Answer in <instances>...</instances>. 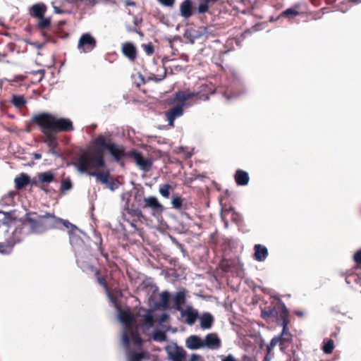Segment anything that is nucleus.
Wrapping results in <instances>:
<instances>
[{"mask_svg": "<svg viewBox=\"0 0 361 361\" xmlns=\"http://www.w3.org/2000/svg\"><path fill=\"white\" fill-rule=\"evenodd\" d=\"M84 3L86 5H94L96 3V0H85Z\"/></svg>", "mask_w": 361, "mask_h": 361, "instance_id": "nucleus-53", "label": "nucleus"}, {"mask_svg": "<svg viewBox=\"0 0 361 361\" xmlns=\"http://www.w3.org/2000/svg\"><path fill=\"white\" fill-rule=\"evenodd\" d=\"M72 188V183L70 179H64L61 182V190L62 191H66Z\"/></svg>", "mask_w": 361, "mask_h": 361, "instance_id": "nucleus-47", "label": "nucleus"}, {"mask_svg": "<svg viewBox=\"0 0 361 361\" xmlns=\"http://www.w3.org/2000/svg\"><path fill=\"white\" fill-rule=\"evenodd\" d=\"M176 0H157V1L162 6L166 7H173Z\"/></svg>", "mask_w": 361, "mask_h": 361, "instance_id": "nucleus-49", "label": "nucleus"}, {"mask_svg": "<svg viewBox=\"0 0 361 361\" xmlns=\"http://www.w3.org/2000/svg\"><path fill=\"white\" fill-rule=\"evenodd\" d=\"M300 4H295L293 6L288 8L283 11L281 14V17L283 18H293L300 15Z\"/></svg>", "mask_w": 361, "mask_h": 361, "instance_id": "nucleus-28", "label": "nucleus"}, {"mask_svg": "<svg viewBox=\"0 0 361 361\" xmlns=\"http://www.w3.org/2000/svg\"><path fill=\"white\" fill-rule=\"evenodd\" d=\"M248 173L243 170H237L235 174V180L238 185H246L249 182Z\"/></svg>", "mask_w": 361, "mask_h": 361, "instance_id": "nucleus-29", "label": "nucleus"}, {"mask_svg": "<svg viewBox=\"0 0 361 361\" xmlns=\"http://www.w3.org/2000/svg\"><path fill=\"white\" fill-rule=\"evenodd\" d=\"M77 263L80 269H82L83 271H91L94 272L96 268L88 263H87L82 257H80L77 259Z\"/></svg>", "mask_w": 361, "mask_h": 361, "instance_id": "nucleus-35", "label": "nucleus"}, {"mask_svg": "<svg viewBox=\"0 0 361 361\" xmlns=\"http://www.w3.org/2000/svg\"><path fill=\"white\" fill-rule=\"evenodd\" d=\"M97 47V40L90 33L82 34L78 42V49L80 53H88Z\"/></svg>", "mask_w": 361, "mask_h": 361, "instance_id": "nucleus-7", "label": "nucleus"}, {"mask_svg": "<svg viewBox=\"0 0 361 361\" xmlns=\"http://www.w3.org/2000/svg\"><path fill=\"white\" fill-rule=\"evenodd\" d=\"M277 309L278 314L276 316V317L278 318V320L281 321V325L283 328L287 329L288 325L290 323L289 312L286 305L280 300L277 305Z\"/></svg>", "mask_w": 361, "mask_h": 361, "instance_id": "nucleus-13", "label": "nucleus"}, {"mask_svg": "<svg viewBox=\"0 0 361 361\" xmlns=\"http://www.w3.org/2000/svg\"><path fill=\"white\" fill-rule=\"evenodd\" d=\"M348 1L350 2H353V3H360L361 2V0H348Z\"/></svg>", "mask_w": 361, "mask_h": 361, "instance_id": "nucleus-59", "label": "nucleus"}, {"mask_svg": "<svg viewBox=\"0 0 361 361\" xmlns=\"http://www.w3.org/2000/svg\"><path fill=\"white\" fill-rule=\"evenodd\" d=\"M180 104H177L172 108H170L165 114L168 121L169 126L173 127L174 121L180 117L184 113V106H185V102H178Z\"/></svg>", "mask_w": 361, "mask_h": 361, "instance_id": "nucleus-11", "label": "nucleus"}, {"mask_svg": "<svg viewBox=\"0 0 361 361\" xmlns=\"http://www.w3.org/2000/svg\"><path fill=\"white\" fill-rule=\"evenodd\" d=\"M57 147H49V152L53 154H56V149Z\"/></svg>", "mask_w": 361, "mask_h": 361, "instance_id": "nucleus-56", "label": "nucleus"}, {"mask_svg": "<svg viewBox=\"0 0 361 361\" xmlns=\"http://www.w3.org/2000/svg\"><path fill=\"white\" fill-rule=\"evenodd\" d=\"M167 314H163L162 316H161V322H164L165 319L167 318Z\"/></svg>", "mask_w": 361, "mask_h": 361, "instance_id": "nucleus-58", "label": "nucleus"}, {"mask_svg": "<svg viewBox=\"0 0 361 361\" xmlns=\"http://www.w3.org/2000/svg\"><path fill=\"white\" fill-rule=\"evenodd\" d=\"M276 345L281 346V338L279 336H275L271 340L269 345L267 346V352L270 353Z\"/></svg>", "mask_w": 361, "mask_h": 361, "instance_id": "nucleus-46", "label": "nucleus"}, {"mask_svg": "<svg viewBox=\"0 0 361 361\" xmlns=\"http://www.w3.org/2000/svg\"><path fill=\"white\" fill-rule=\"evenodd\" d=\"M334 342L332 339H324L322 350L325 354H331L334 349Z\"/></svg>", "mask_w": 361, "mask_h": 361, "instance_id": "nucleus-38", "label": "nucleus"}, {"mask_svg": "<svg viewBox=\"0 0 361 361\" xmlns=\"http://www.w3.org/2000/svg\"><path fill=\"white\" fill-rule=\"evenodd\" d=\"M94 274L96 277L97 283L99 285H101L106 292H109V287H108L107 282L106 281L105 277L102 276L100 271L99 269H96L94 271Z\"/></svg>", "mask_w": 361, "mask_h": 361, "instance_id": "nucleus-37", "label": "nucleus"}, {"mask_svg": "<svg viewBox=\"0 0 361 361\" xmlns=\"http://www.w3.org/2000/svg\"><path fill=\"white\" fill-rule=\"evenodd\" d=\"M180 15L185 19H188L197 13V8L193 7L192 0H184L179 7Z\"/></svg>", "mask_w": 361, "mask_h": 361, "instance_id": "nucleus-14", "label": "nucleus"}, {"mask_svg": "<svg viewBox=\"0 0 361 361\" xmlns=\"http://www.w3.org/2000/svg\"><path fill=\"white\" fill-rule=\"evenodd\" d=\"M124 4L126 6H135V5H136L135 2L132 0H125Z\"/></svg>", "mask_w": 361, "mask_h": 361, "instance_id": "nucleus-52", "label": "nucleus"}, {"mask_svg": "<svg viewBox=\"0 0 361 361\" xmlns=\"http://www.w3.org/2000/svg\"><path fill=\"white\" fill-rule=\"evenodd\" d=\"M186 347L190 350L204 348L203 340L196 335H192L186 339Z\"/></svg>", "mask_w": 361, "mask_h": 361, "instance_id": "nucleus-23", "label": "nucleus"}, {"mask_svg": "<svg viewBox=\"0 0 361 361\" xmlns=\"http://www.w3.org/2000/svg\"><path fill=\"white\" fill-rule=\"evenodd\" d=\"M55 9H56V13H61V11H58V10H57V8H56V7H55Z\"/></svg>", "mask_w": 361, "mask_h": 361, "instance_id": "nucleus-62", "label": "nucleus"}, {"mask_svg": "<svg viewBox=\"0 0 361 361\" xmlns=\"http://www.w3.org/2000/svg\"><path fill=\"white\" fill-rule=\"evenodd\" d=\"M32 121L38 127L50 129L54 133L71 132L74 126L71 119L66 118H57L54 115L42 112L32 116Z\"/></svg>", "mask_w": 361, "mask_h": 361, "instance_id": "nucleus-3", "label": "nucleus"}, {"mask_svg": "<svg viewBox=\"0 0 361 361\" xmlns=\"http://www.w3.org/2000/svg\"><path fill=\"white\" fill-rule=\"evenodd\" d=\"M221 340L217 336L216 334H207L204 340L203 341L204 348L207 347L209 349L216 350L220 348L221 346Z\"/></svg>", "mask_w": 361, "mask_h": 361, "instance_id": "nucleus-16", "label": "nucleus"}, {"mask_svg": "<svg viewBox=\"0 0 361 361\" xmlns=\"http://www.w3.org/2000/svg\"><path fill=\"white\" fill-rule=\"evenodd\" d=\"M16 188L17 190H22L28 184H31L32 180L30 176L26 173H21L17 176L15 180Z\"/></svg>", "mask_w": 361, "mask_h": 361, "instance_id": "nucleus-27", "label": "nucleus"}, {"mask_svg": "<svg viewBox=\"0 0 361 361\" xmlns=\"http://www.w3.org/2000/svg\"><path fill=\"white\" fill-rule=\"evenodd\" d=\"M96 150L91 152L84 150L78 157L75 166L80 172H85L92 169H101L106 166L104 156V150H108L114 161L119 162L122 159L128 156L122 145L115 144L110 137L106 138L103 135H98L93 141Z\"/></svg>", "mask_w": 361, "mask_h": 361, "instance_id": "nucleus-1", "label": "nucleus"}, {"mask_svg": "<svg viewBox=\"0 0 361 361\" xmlns=\"http://www.w3.org/2000/svg\"><path fill=\"white\" fill-rule=\"evenodd\" d=\"M200 358V355L193 354L191 355V361H197Z\"/></svg>", "mask_w": 361, "mask_h": 361, "instance_id": "nucleus-55", "label": "nucleus"}, {"mask_svg": "<svg viewBox=\"0 0 361 361\" xmlns=\"http://www.w3.org/2000/svg\"><path fill=\"white\" fill-rule=\"evenodd\" d=\"M11 216L9 213L0 211V226H6L11 222Z\"/></svg>", "mask_w": 361, "mask_h": 361, "instance_id": "nucleus-41", "label": "nucleus"}, {"mask_svg": "<svg viewBox=\"0 0 361 361\" xmlns=\"http://www.w3.org/2000/svg\"><path fill=\"white\" fill-rule=\"evenodd\" d=\"M29 222L35 234H42L48 230L61 228V226L67 228H75L76 226L67 220H63L47 212L44 215H39L35 212H27Z\"/></svg>", "mask_w": 361, "mask_h": 361, "instance_id": "nucleus-2", "label": "nucleus"}, {"mask_svg": "<svg viewBox=\"0 0 361 361\" xmlns=\"http://www.w3.org/2000/svg\"><path fill=\"white\" fill-rule=\"evenodd\" d=\"M99 250H100V252H101V255L104 257L106 258V259H108V254L106 253V252H104V250H103V248H102L101 247H99Z\"/></svg>", "mask_w": 361, "mask_h": 361, "instance_id": "nucleus-54", "label": "nucleus"}, {"mask_svg": "<svg viewBox=\"0 0 361 361\" xmlns=\"http://www.w3.org/2000/svg\"><path fill=\"white\" fill-rule=\"evenodd\" d=\"M143 311L145 313L141 314L140 312V316L142 317V324L144 326H145L147 329L154 326V320L153 316V310H145L143 308L140 309V312Z\"/></svg>", "mask_w": 361, "mask_h": 361, "instance_id": "nucleus-21", "label": "nucleus"}, {"mask_svg": "<svg viewBox=\"0 0 361 361\" xmlns=\"http://www.w3.org/2000/svg\"><path fill=\"white\" fill-rule=\"evenodd\" d=\"M27 101L23 95H16L13 94L11 99V103L15 107L20 109L25 105Z\"/></svg>", "mask_w": 361, "mask_h": 361, "instance_id": "nucleus-34", "label": "nucleus"}, {"mask_svg": "<svg viewBox=\"0 0 361 361\" xmlns=\"http://www.w3.org/2000/svg\"><path fill=\"white\" fill-rule=\"evenodd\" d=\"M140 206L142 209H150L152 214L154 216L161 214L164 209V206L154 196L144 197L142 203H140Z\"/></svg>", "mask_w": 361, "mask_h": 361, "instance_id": "nucleus-8", "label": "nucleus"}, {"mask_svg": "<svg viewBox=\"0 0 361 361\" xmlns=\"http://www.w3.org/2000/svg\"><path fill=\"white\" fill-rule=\"evenodd\" d=\"M119 319L125 326L124 331L130 330V329L134 328L135 318L130 311H121Z\"/></svg>", "mask_w": 361, "mask_h": 361, "instance_id": "nucleus-17", "label": "nucleus"}, {"mask_svg": "<svg viewBox=\"0 0 361 361\" xmlns=\"http://www.w3.org/2000/svg\"><path fill=\"white\" fill-rule=\"evenodd\" d=\"M54 180V174L51 171L39 173L31 181V185L38 187L42 190L47 191L49 183Z\"/></svg>", "mask_w": 361, "mask_h": 361, "instance_id": "nucleus-6", "label": "nucleus"}, {"mask_svg": "<svg viewBox=\"0 0 361 361\" xmlns=\"http://www.w3.org/2000/svg\"><path fill=\"white\" fill-rule=\"evenodd\" d=\"M144 355L142 353L130 351L128 355V361H141Z\"/></svg>", "mask_w": 361, "mask_h": 361, "instance_id": "nucleus-44", "label": "nucleus"}, {"mask_svg": "<svg viewBox=\"0 0 361 361\" xmlns=\"http://www.w3.org/2000/svg\"><path fill=\"white\" fill-rule=\"evenodd\" d=\"M94 169H90L85 173H87L89 176H94L97 180L104 184H109L110 179V173L109 171L96 172L93 171Z\"/></svg>", "mask_w": 361, "mask_h": 361, "instance_id": "nucleus-22", "label": "nucleus"}, {"mask_svg": "<svg viewBox=\"0 0 361 361\" xmlns=\"http://www.w3.org/2000/svg\"><path fill=\"white\" fill-rule=\"evenodd\" d=\"M183 198L178 195H173L172 196V199H171V204L173 205V207L176 209H183Z\"/></svg>", "mask_w": 361, "mask_h": 361, "instance_id": "nucleus-39", "label": "nucleus"}, {"mask_svg": "<svg viewBox=\"0 0 361 361\" xmlns=\"http://www.w3.org/2000/svg\"><path fill=\"white\" fill-rule=\"evenodd\" d=\"M171 189V186L169 184H164L159 188L160 194L165 198H168L170 195L169 190Z\"/></svg>", "mask_w": 361, "mask_h": 361, "instance_id": "nucleus-45", "label": "nucleus"}, {"mask_svg": "<svg viewBox=\"0 0 361 361\" xmlns=\"http://www.w3.org/2000/svg\"><path fill=\"white\" fill-rule=\"evenodd\" d=\"M238 263L231 259H224L219 263V267L224 272H233L236 268Z\"/></svg>", "mask_w": 361, "mask_h": 361, "instance_id": "nucleus-26", "label": "nucleus"}, {"mask_svg": "<svg viewBox=\"0 0 361 361\" xmlns=\"http://www.w3.org/2000/svg\"><path fill=\"white\" fill-rule=\"evenodd\" d=\"M281 338V348L283 349L288 345L292 341V335L288 332V328H283L281 334L279 336Z\"/></svg>", "mask_w": 361, "mask_h": 361, "instance_id": "nucleus-32", "label": "nucleus"}, {"mask_svg": "<svg viewBox=\"0 0 361 361\" xmlns=\"http://www.w3.org/2000/svg\"><path fill=\"white\" fill-rule=\"evenodd\" d=\"M353 259L357 264L361 265V250H357L353 256Z\"/></svg>", "mask_w": 361, "mask_h": 361, "instance_id": "nucleus-50", "label": "nucleus"}, {"mask_svg": "<svg viewBox=\"0 0 361 361\" xmlns=\"http://www.w3.org/2000/svg\"><path fill=\"white\" fill-rule=\"evenodd\" d=\"M130 338H132L133 343L137 346H142V339L138 333L137 329L135 327L130 330L123 331L122 334V341L126 348H129Z\"/></svg>", "mask_w": 361, "mask_h": 361, "instance_id": "nucleus-10", "label": "nucleus"}, {"mask_svg": "<svg viewBox=\"0 0 361 361\" xmlns=\"http://www.w3.org/2000/svg\"><path fill=\"white\" fill-rule=\"evenodd\" d=\"M215 88L210 84H203L199 87L198 91L191 92L190 90L178 91L174 94V102H186L194 97L200 100L207 101L209 96L214 94Z\"/></svg>", "mask_w": 361, "mask_h": 361, "instance_id": "nucleus-5", "label": "nucleus"}, {"mask_svg": "<svg viewBox=\"0 0 361 361\" xmlns=\"http://www.w3.org/2000/svg\"><path fill=\"white\" fill-rule=\"evenodd\" d=\"M254 257L258 262H263L268 256L267 248L260 244H257L254 247Z\"/></svg>", "mask_w": 361, "mask_h": 361, "instance_id": "nucleus-25", "label": "nucleus"}, {"mask_svg": "<svg viewBox=\"0 0 361 361\" xmlns=\"http://www.w3.org/2000/svg\"><path fill=\"white\" fill-rule=\"evenodd\" d=\"M41 132L43 133L44 136V142L47 144L49 147H57V139L56 136V133H54L50 129H45L42 127H39Z\"/></svg>", "mask_w": 361, "mask_h": 361, "instance_id": "nucleus-19", "label": "nucleus"}, {"mask_svg": "<svg viewBox=\"0 0 361 361\" xmlns=\"http://www.w3.org/2000/svg\"><path fill=\"white\" fill-rule=\"evenodd\" d=\"M128 157L133 158L140 169L148 172L152 166V161L145 158L142 153L136 149H132L128 153Z\"/></svg>", "mask_w": 361, "mask_h": 361, "instance_id": "nucleus-9", "label": "nucleus"}, {"mask_svg": "<svg viewBox=\"0 0 361 361\" xmlns=\"http://www.w3.org/2000/svg\"><path fill=\"white\" fill-rule=\"evenodd\" d=\"M122 53L130 61H134L137 58V49L132 42H125L122 44Z\"/></svg>", "mask_w": 361, "mask_h": 361, "instance_id": "nucleus-20", "label": "nucleus"}, {"mask_svg": "<svg viewBox=\"0 0 361 361\" xmlns=\"http://www.w3.org/2000/svg\"><path fill=\"white\" fill-rule=\"evenodd\" d=\"M142 47L147 55H152L154 51V47L151 43L143 44Z\"/></svg>", "mask_w": 361, "mask_h": 361, "instance_id": "nucleus-48", "label": "nucleus"}, {"mask_svg": "<svg viewBox=\"0 0 361 361\" xmlns=\"http://www.w3.org/2000/svg\"><path fill=\"white\" fill-rule=\"evenodd\" d=\"M142 216V211L138 209H130L128 206V202H126L125 209L123 212V220L130 223V225L135 228L137 219L134 218L139 219Z\"/></svg>", "mask_w": 361, "mask_h": 361, "instance_id": "nucleus-12", "label": "nucleus"}, {"mask_svg": "<svg viewBox=\"0 0 361 361\" xmlns=\"http://www.w3.org/2000/svg\"><path fill=\"white\" fill-rule=\"evenodd\" d=\"M175 308L176 310L180 311L182 309V305L185 302V290L178 291L176 293L173 298Z\"/></svg>", "mask_w": 361, "mask_h": 361, "instance_id": "nucleus-30", "label": "nucleus"}, {"mask_svg": "<svg viewBox=\"0 0 361 361\" xmlns=\"http://www.w3.org/2000/svg\"><path fill=\"white\" fill-rule=\"evenodd\" d=\"M296 314H297V315H298L300 317L302 316V314H303L302 312H297Z\"/></svg>", "mask_w": 361, "mask_h": 361, "instance_id": "nucleus-61", "label": "nucleus"}, {"mask_svg": "<svg viewBox=\"0 0 361 361\" xmlns=\"http://www.w3.org/2000/svg\"><path fill=\"white\" fill-rule=\"evenodd\" d=\"M152 338L156 341H165L166 340V334L162 331L156 330L153 333Z\"/></svg>", "mask_w": 361, "mask_h": 361, "instance_id": "nucleus-43", "label": "nucleus"}, {"mask_svg": "<svg viewBox=\"0 0 361 361\" xmlns=\"http://www.w3.org/2000/svg\"><path fill=\"white\" fill-rule=\"evenodd\" d=\"M36 73H39L41 75L40 80L42 79L44 75V70H39L36 72Z\"/></svg>", "mask_w": 361, "mask_h": 361, "instance_id": "nucleus-57", "label": "nucleus"}, {"mask_svg": "<svg viewBox=\"0 0 361 361\" xmlns=\"http://www.w3.org/2000/svg\"><path fill=\"white\" fill-rule=\"evenodd\" d=\"M208 29V27H200L198 30L192 29L190 30H186L184 37L189 39L190 41L193 43L195 39L203 35H206L207 37Z\"/></svg>", "mask_w": 361, "mask_h": 361, "instance_id": "nucleus-18", "label": "nucleus"}, {"mask_svg": "<svg viewBox=\"0 0 361 361\" xmlns=\"http://www.w3.org/2000/svg\"><path fill=\"white\" fill-rule=\"evenodd\" d=\"M200 319V326L202 329H209L212 327L214 318L210 313H204Z\"/></svg>", "mask_w": 361, "mask_h": 361, "instance_id": "nucleus-31", "label": "nucleus"}, {"mask_svg": "<svg viewBox=\"0 0 361 361\" xmlns=\"http://www.w3.org/2000/svg\"><path fill=\"white\" fill-rule=\"evenodd\" d=\"M35 158L37 159H40L41 158V154H35Z\"/></svg>", "mask_w": 361, "mask_h": 361, "instance_id": "nucleus-60", "label": "nucleus"}, {"mask_svg": "<svg viewBox=\"0 0 361 361\" xmlns=\"http://www.w3.org/2000/svg\"><path fill=\"white\" fill-rule=\"evenodd\" d=\"M221 361H238L233 355L229 354L227 356H221Z\"/></svg>", "mask_w": 361, "mask_h": 361, "instance_id": "nucleus-51", "label": "nucleus"}, {"mask_svg": "<svg viewBox=\"0 0 361 361\" xmlns=\"http://www.w3.org/2000/svg\"><path fill=\"white\" fill-rule=\"evenodd\" d=\"M160 298L161 301L159 305L164 309L168 308L169 306L170 293L167 291L162 292L160 295Z\"/></svg>", "mask_w": 361, "mask_h": 361, "instance_id": "nucleus-40", "label": "nucleus"}, {"mask_svg": "<svg viewBox=\"0 0 361 361\" xmlns=\"http://www.w3.org/2000/svg\"><path fill=\"white\" fill-rule=\"evenodd\" d=\"M6 237L4 241H0V253L2 255H8L11 252L13 246L16 243H19L27 235L35 234L31 224L29 222V216L27 212L25 215L22 223L18 226L12 233L8 232V228L6 230Z\"/></svg>", "mask_w": 361, "mask_h": 361, "instance_id": "nucleus-4", "label": "nucleus"}, {"mask_svg": "<svg viewBox=\"0 0 361 361\" xmlns=\"http://www.w3.org/2000/svg\"><path fill=\"white\" fill-rule=\"evenodd\" d=\"M47 10V6L44 4H35L30 8V14L33 18H39L44 16Z\"/></svg>", "mask_w": 361, "mask_h": 361, "instance_id": "nucleus-24", "label": "nucleus"}, {"mask_svg": "<svg viewBox=\"0 0 361 361\" xmlns=\"http://www.w3.org/2000/svg\"><path fill=\"white\" fill-rule=\"evenodd\" d=\"M169 356L173 361H183L185 353L181 348H176L174 352L169 353Z\"/></svg>", "mask_w": 361, "mask_h": 361, "instance_id": "nucleus-36", "label": "nucleus"}, {"mask_svg": "<svg viewBox=\"0 0 361 361\" xmlns=\"http://www.w3.org/2000/svg\"><path fill=\"white\" fill-rule=\"evenodd\" d=\"M180 312L181 317L185 318V322L190 326L193 325L198 318L197 310L193 309L192 307H188L186 309H183Z\"/></svg>", "mask_w": 361, "mask_h": 361, "instance_id": "nucleus-15", "label": "nucleus"}, {"mask_svg": "<svg viewBox=\"0 0 361 361\" xmlns=\"http://www.w3.org/2000/svg\"><path fill=\"white\" fill-rule=\"evenodd\" d=\"M278 314L277 305L272 307L271 305L265 307L262 310L261 317L263 319H268L269 317H276Z\"/></svg>", "mask_w": 361, "mask_h": 361, "instance_id": "nucleus-33", "label": "nucleus"}, {"mask_svg": "<svg viewBox=\"0 0 361 361\" xmlns=\"http://www.w3.org/2000/svg\"><path fill=\"white\" fill-rule=\"evenodd\" d=\"M39 22L37 24V27L39 29H45L48 28L51 25V19L50 18H46L44 16L42 18H39Z\"/></svg>", "mask_w": 361, "mask_h": 361, "instance_id": "nucleus-42", "label": "nucleus"}]
</instances>
